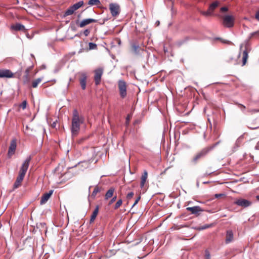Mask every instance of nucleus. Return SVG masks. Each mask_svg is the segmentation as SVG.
<instances>
[{"instance_id":"obj_1","label":"nucleus","mask_w":259,"mask_h":259,"mask_svg":"<svg viewBox=\"0 0 259 259\" xmlns=\"http://www.w3.org/2000/svg\"><path fill=\"white\" fill-rule=\"evenodd\" d=\"M84 117L80 115L76 109H74L72 112L71 131L73 136H76L80 131V125L84 122Z\"/></svg>"},{"instance_id":"obj_2","label":"nucleus","mask_w":259,"mask_h":259,"mask_svg":"<svg viewBox=\"0 0 259 259\" xmlns=\"http://www.w3.org/2000/svg\"><path fill=\"white\" fill-rule=\"evenodd\" d=\"M31 160V156H28L26 159L25 160V161L22 163L19 172V175L16 179V180L18 181H20L22 183V181L24 179V178L26 175V173L27 171V169L28 168L30 161Z\"/></svg>"},{"instance_id":"obj_3","label":"nucleus","mask_w":259,"mask_h":259,"mask_svg":"<svg viewBox=\"0 0 259 259\" xmlns=\"http://www.w3.org/2000/svg\"><path fill=\"white\" fill-rule=\"evenodd\" d=\"M219 142H217L214 145L210 146L209 147H205L202 149L200 151L198 152L196 155L193 157L192 159V161L196 163H197V161L199 160L201 158H203L205 157L207 154L211 150H212L214 147H215Z\"/></svg>"},{"instance_id":"obj_4","label":"nucleus","mask_w":259,"mask_h":259,"mask_svg":"<svg viewBox=\"0 0 259 259\" xmlns=\"http://www.w3.org/2000/svg\"><path fill=\"white\" fill-rule=\"evenodd\" d=\"M120 98H125L127 96V84L126 82L122 79L119 80L117 83Z\"/></svg>"},{"instance_id":"obj_5","label":"nucleus","mask_w":259,"mask_h":259,"mask_svg":"<svg viewBox=\"0 0 259 259\" xmlns=\"http://www.w3.org/2000/svg\"><path fill=\"white\" fill-rule=\"evenodd\" d=\"M235 18L230 15H226L222 17V24L227 28L233 27L234 25Z\"/></svg>"},{"instance_id":"obj_6","label":"nucleus","mask_w":259,"mask_h":259,"mask_svg":"<svg viewBox=\"0 0 259 259\" xmlns=\"http://www.w3.org/2000/svg\"><path fill=\"white\" fill-rule=\"evenodd\" d=\"M83 5V1H79L78 3L72 5L69 7L68 9H67L63 14V17H65L66 16L71 15L74 13V12L80 8Z\"/></svg>"},{"instance_id":"obj_7","label":"nucleus","mask_w":259,"mask_h":259,"mask_svg":"<svg viewBox=\"0 0 259 259\" xmlns=\"http://www.w3.org/2000/svg\"><path fill=\"white\" fill-rule=\"evenodd\" d=\"M219 4L220 3L219 2L215 1L209 5L208 9L206 11H200V13L201 15L205 17L212 16L213 14L214 11L218 7Z\"/></svg>"},{"instance_id":"obj_8","label":"nucleus","mask_w":259,"mask_h":259,"mask_svg":"<svg viewBox=\"0 0 259 259\" xmlns=\"http://www.w3.org/2000/svg\"><path fill=\"white\" fill-rule=\"evenodd\" d=\"M109 10L113 17H116L120 13V6L116 3H111L109 5Z\"/></svg>"},{"instance_id":"obj_9","label":"nucleus","mask_w":259,"mask_h":259,"mask_svg":"<svg viewBox=\"0 0 259 259\" xmlns=\"http://www.w3.org/2000/svg\"><path fill=\"white\" fill-rule=\"evenodd\" d=\"M94 80L96 85L101 82V77L103 73V69L101 68H98L94 71Z\"/></svg>"},{"instance_id":"obj_10","label":"nucleus","mask_w":259,"mask_h":259,"mask_svg":"<svg viewBox=\"0 0 259 259\" xmlns=\"http://www.w3.org/2000/svg\"><path fill=\"white\" fill-rule=\"evenodd\" d=\"M14 74L9 69H0V78H13Z\"/></svg>"},{"instance_id":"obj_11","label":"nucleus","mask_w":259,"mask_h":259,"mask_svg":"<svg viewBox=\"0 0 259 259\" xmlns=\"http://www.w3.org/2000/svg\"><path fill=\"white\" fill-rule=\"evenodd\" d=\"M17 147V140L14 139L11 141L10 145L9 148L8 155L9 157H11L15 152Z\"/></svg>"},{"instance_id":"obj_12","label":"nucleus","mask_w":259,"mask_h":259,"mask_svg":"<svg viewBox=\"0 0 259 259\" xmlns=\"http://www.w3.org/2000/svg\"><path fill=\"white\" fill-rule=\"evenodd\" d=\"M98 20L96 19H94L93 18H88L82 20L78 24V26L80 28H82L85 26L89 25L92 23H96L97 22Z\"/></svg>"},{"instance_id":"obj_13","label":"nucleus","mask_w":259,"mask_h":259,"mask_svg":"<svg viewBox=\"0 0 259 259\" xmlns=\"http://www.w3.org/2000/svg\"><path fill=\"white\" fill-rule=\"evenodd\" d=\"M235 204H237L238 206L246 207L250 206L251 204V202L244 199H239L237 200L235 202Z\"/></svg>"},{"instance_id":"obj_14","label":"nucleus","mask_w":259,"mask_h":259,"mask_svg":"<svg viewBox=\"0 0 259 259\" xmlns=\"http://www.w3.org/2000/svg\"><path fill=\"white\" fill-rule=\"evenodd\" d=\"M186 210L190 211L192 214L196 215H199V212L203 211V210L199 206L187 207Z\"/></svg>"},{"instance_id":"obj_15","label":"nucleus","mask_w":259,"mask_h":259,"mask_svg":"<svg viewBox=\"0 0 259 259\" xmlns=\"http://www.w3.org/2000/svg\"><path fill=\"white\" fill-rule=\"evenodd\" d=\"M87 76L85 73H82L80 74V77L79 78V83L81 85V89L84 90L86 88Z\"/></svg>"},{"instance_id":"obj_16","label":"nucleus","mask_w":259,"mask_h":259,"mask_svg":"<svg viewBox=\"0 0 259 259\" xmlns=\"http://www.w3.org/2000/svg\"><path fill=\"white\" fill-rule=\"evenodd\" d=\"M53 190H50L48 193H45L41 197L40 203L41 204L46 203L52 195Z\"/></svg>"},{"instance_id":"obj_17","label":"nucleus","mask_w":259,"mask_h":259,"mask_svg":"<svg viewBox=\"0 0 259 259\" xmlns=\"http://www.w3.org/2000/svg\"><path fill=\"white\" fill-rule=\"evenodd\" d=\"M32 69V67H28L25 71V75L23 77V81L24 84H27L30 81L29 72Z\"/></svg>"},{"instance_id":"obj_18","label":"nucleus","mask_w":259,"mask_h":259,"mask_svg":"<svg viewBox=\"0 0 259 259\" xmlns=\"http://www.w3.org/2000/svg\"><path fill=\"white\" fill-rule=\"evenodd\" d=\"M11 29L15 31H24L25 30V26L20 23L11 25Z\"/></svg>"},{"instance_id":"obj_19","label":"nucleus","mask_w":259,"mask_h":259,"mask_svg":"<svg viewBox=\"0 0 259 259\" xmlns=\"http://www.w3.org/2000/svg\"><path fill=\"white\" fill-rule=\"evenodd\" d=\"M115 189L114 187H111L106 193L105 195V199L106 200L109 199L113 196Z\"/></svg>"},{"instance_id":"obj_20","label":"nucleus","mask_w":259,"mask_h":259,"mask_svg":"<svg viewBox=\"0 0 259 259\" xmlns=\"http://www.w3.org/2000/svg\"><path fill=\"white\" fill-rule=\"evenodd\" d=\"M233 233L232 230H228L226 233V243H229L233 240Z\"/></svg>"},{"instance_id":"obj_21","label":"nucleus","mask_w":259,"mask_h":259,"mask_svg":"<svg viewBox=\"0 0 259 259\" xmlns=\"http://www.w3.org/2000/svg\"><path fill=\"white\" fill-rule=\"evenodd\" d=\"M98 212H99V206L97 205V206H96L95 210L93 212L92 214L91 217L90 223H92L95 221L96 218L97 217V215H98Z\"/></svg>"},{"instance_id":"obj_22","label":"nucleus","mask_w":259,"mask_h":259,"mask_svg":"<svg viewBox=\"0 0 259 259\" xmlns=\"http://www.w3.org/2000/svg\"><path fill=\"white\" fill-rule=\"evenodd\" d=\"M147 177H148V172L146 170H145L144 171L143 174L142 175V176L141 177V184H140L141 187H143L144 186L145 183L147 179Z\"/></svg>"},{"instance_id":"obj_23","label":"nucleus","mask_w":259,"mask_h":259,"mask_svg":"<svg viewBox=\"0 0 259 259\" xmlns=\"http://www.w3.org/2000/svg\"><path fill=\"white\" fill-rule=\"evenodd\" d=\"M242 56V66H244V65H245L247 61V59L248 57V52L246 50H244L243 52Z\"/></svg>"},{"instance_id":"obj_24","label":"nucleus","mask_w":259,"mask_h":259,"mask_svg":"<svg viewBox=\"0 0 259 259\" xmlns=\"http://www.w3.org/2000/svg\"><path fill=\"white\" fill-rule=\"evenodd\" d=\"M101 189H102L101 187H99V186H96L95 187L94 190L92 192L91 197H92L93 198H95L97 194L98 193L100 192L101 191Z\"/></svg>"},{"instance_id":"obj_25","label":"nucleus","mask_w":259,"mask_h":259,"mask_svg":"<svg viewBox=\"0 0 259 259\" xmlns=\"http://www.w3.org/2000/svg\"><path fill=\"white\" fill-rule=\"evenodd\" d=\"M88 4L90 6H99L101 4L100 0H89Z\"/></svg>"},{"instance_id":"obj_26","label":"nucleus","mask_w":259,"mask_h":259,"mask_svg":"<svg viewBox=\"0 0 259 259\" xmlns=\"http://www.w3.org/2000/svg\"><path fill=\"white\" fill-rule=\"evenodd\" d=\"M41 78H38L36 79L33 80L32 82V87L33 88H36L37 87L38 84L41 81Z\"/></svg>"},{"instance_id":"obj_27","label":"nucleus","mask_w":259,"mask_h":259,"mask_svg":"<svg viewBox=\"0 0 259 259\" xmlns=\"http://www.w3.org/2000/svg\"><path fill=\"white\" fill-rule=\"evenodd\" d=\"M132 48L133 51L136 54H138L139 53V51L140 50V47H139V46L138 45H137L136 44H133L132 45Z\"/></svg>"},{"instance_id":"obj_28","label":"nucleus","mask_w":259,"mask_h":259,"mask_svg":"<svg viewBox=\"0 0 259 259\" xmlns=\"http://www.w3.org/2000/svg\"><path fill=\"white\" fill-rule=\"evenodd\" d=\"M122 204V200L121 199H120L119 200H118V201L116 202V203H115L114 206V209H118Z\"/></svg>"},{"instance_id":"obj_29","label":"nucleus","mask_w":259,"mask_h":259,"mask_svg":"<svg viewBox=\"0 0 259 259\" xmlns=\"http://www.w3.org/2000/svg\"><path fill=\"white\" fill-rule=\"evenodd\" d=\"M89 46L90 50H95L97 48V45L93 42H89Z\"/></svg>"},{"instance_id":"obj_30","label":"nucleus","mask_w":259,"mask_h":259,"mask_svg":"<svg viewBox=\"0 0 259 259\" xmlns=\"http://www.w3.org/2000/svg\"><path fill=\"white\" fill-rule=\"evenodd\" d=\"M228 63H233L234 64H236V61L233 59V57H229L227 61H226Z\"/></svg>"},{"instance_id":"obj_31","label":"nucleus","mask_w":259,"mask_h":259,"mask_svg":"<svg viewBox=\"0 0 259 259\" xmlns=\"http://www.w3.org/2000/svg\"><path fill=\"white\" fill-rule=\"evenodd\" d=\"M21 182L16 180V181L14 184V188H15V189L18 188L19 186H21Z\"/></svg>"},{"instance_id":"obj_32","label":"nucleus","mask_w":259,"mask_h":259,"mask_svg":"<svg viewBox=\"0 0 259 259\" xmlns=\"http://www.w3.org/2000/svg\"><path fill=\"white\" fill-rule=\"evenodd\" d=\"M112 197V199L109 202L108 205H111L115 201L117 198L116 195L113 196Z\"/></svg>"},{"instance_id":"obj_33","label":"nucleus","mask_w":259,"mask_h":259,"mask_svg":"<svg viewBox=\"0 0 259 259\" xmlns=\"http://www.w3.org/2000/svg\"><path fill=\"white\" fill-rule=\"evenodd\" d=\"M27 101H23V102L22 103V104L20 105V107L21 108H22V109L23 110H24L25 109H26V105H27Z\"/></svg>"},{"instance_id":"obj_34","label":"nucleus","mask_w":259,"mask_h":259,"mask_svg":"<svg viewBox=\"0 0 259 259\" xmlns=\"http://www.w3.org/2000/svg\"><path fill=\"white\" fill-rule=\"evenodd\" d=\"M134 195V192H131L130 193H128L127 195H126V198L127 199H128V200H130L131 199H132Z\"/></svg>"},{"instance_id":"obj_35","label":"nucleus","mask_w":259,"mask_h":259,"mask_svg":"<svg viewBox=\"0 0 259 259\" xmlns=\"http://www.w3.org/2000/svg\"><path fill=\"white\" fill-rule=\"evenodd\" d=\"M254 36H259V30L250 33V38H251Z\"/></svg>"},{"instance_id":"obj_36","label":"nucleus","mask_w":259,"mask_h":259,"mask_svg":"<svg viewBox=\"0 0 259 259\" xmlns=\"http://www.w3.org/2000/svg\"><path fill=\"white\" fill-rule=\"evenodd\" d=\"M211 226H212V225H211V224H210V225H204V226H201V227L199 228V229H200V230H204V229H207V228H209V227H211Z\"/></svg>"},{"instance_id":"obj_37","label":"nucleus","mask_w":259,"mask_h":259,"mask_svg":"<svg viewBox=\"0 0 259 259\" xmlns=\"http://www.w3.org/2000/svg\"><path fill=\"white\" fill-rule=\"evenodd\" d=\"M90 33V30H89L88 29H87L83 31V34L85 36H88L89 35Z\"/></svg>"},{"instance_id":"obj_38","label":"nucleus","mask_w":259,"mask_h":259,"mask_svg":"<svg viewBox=\"0 0 259 259\" xmlns=\"http://www.w3.org/2000/svg\"><path fill=\"white\" fill-rule=\"evenodd\" d=\"M205 259H210V255L208 251H205Z\"/></svg>"},{"instance_id":"obj_39","label":"nucleus","mask_w":259,"mask_h":259,"mask_svg":"<svg viewBox=\"0 0 259 259\" xmlns=\"http://www.w3.org/2000/svg\"><path fill=\"white\" fill-rule=\"evenodd\" d=\"M221 11L222 12H227L228 10V9L226 7H223L221 8Z\"/></svg>"},{"instance_id":"obj_40","label":"nucleus","mask_w":259,"mask_h":259,"mask_svg":"<svg viewBox=\"0 0 259 259\" xmlns=\"http://www.w3.org/2000/svg\"><path fill=\"white\" fill-rule=\"evenodd\" d=\"M255 18L257 21H259V10L256 12Z\"/></svg>"},{"instance_id":"obj_41","label":"nucleus","mask_w":259,"mask_h":259,"mask_svg":"<svg viewBox=\"0 0 259 259\" xmlns=\"http://www.w3.org/2000/svg\"><path fill=\"white\" fill-rule=\"evenodd\" d=\"M225 195L224 194H216L214 195L215 198H219L223 196H224Z\"/></svg>"},{"instance_id":"obj_42","label":"nucleus","mask_w":259,"mask_h":259,"mask_svg":"<svg viewBox=\"0 0 259 259\" xmlns=\"http://www.w3.org/2000/svg\"><path fill=\"white\" fill-rule=\"evenodd\" d=\"M86 139V138H82L79 139L78 141V143L79 144H81Z\"/></svg>"},{"instance_id":"obj_43","label":"nucleus","mask_w":259,"mask_h":259,"mask_svg":"<svg viewBox=\"0 0 259 259\" xmlns=\"http://www.w3.org/2000/svg\"><path fill=\"white\" fill-rule=\"evenodd\" d=\"M189 39H190V38H189V37H185V38L184 40L183 41H182L180 42V44L181 45H182L183 43H184V42H185V41H187V40H189Z\"/></svg>"},{"instance_id":"obj_44","label":"nucleus","mask_w":259,"mask_h":259,"mask_svg":"<svg viewBox=\"0 0 259 259\" xmlns=\"http://www.w3.org/2000/svg\"><path fill=\"white\" fill-rule=\"evenodd\" d=\"M57 124V121H54L53 122V123L51 124V126L53 128H55Z\"/></svg>"},{"instance_id":"obj_45","label":"nucleus","mask_w":259,"mask_h":259,"mask_svg":"<svg viewBox=\"0 0 259 259\" xmlns=\"http://www.w3.org/2000/svg\"><path fill=\"white\" fill-rule=\"evenodd\" d=\"M116 41L117 42V43L118 44V45H120V44H121V40H120V39L119 38H117V39H116Z\"/></svg>"},{"instance_id":"obj_46","label":"nucleus","mask_w":259,"mask_h":259,"mask_svg":"<svg viewBox=\"0 0 259 259\" xmlns=\"http://www.w3.org/2000/svg\"><path fill=\"white\" fill-rule=\"evenodd\" d=\"M255 149L259 150V142L257 143V144L255 146Z\"/></svg>"},{"instance_id":"obj_47","label":"nucleus","mask_w":259,"mask_h":259,"mask_svg":"<svg viewBox=\"0 0 259 259\" xmlns=\"http://www.w3.org/2000/svg\"><path fill=\"white\" fill-rule=\"evenodd\" d=\"M240 107L241 109L242 108L243 109H245V106H244V105L241 104V105H240Z\"/></svg>"},{"instance_id":"obj_48","label":"nucleus","mask_w":259,"mask_h":259,"mask_svg":"<svg viewBox=\"0 0 259 259\" xmlns=\"http://www.w3.org/2000/svg\"><path fill=\"white\" fill-rule=\"evenodd\" d=\"M138 203V202H137L136 200H135L134 204L132 205V207H133L135 205H136L137 203Z\"/></svg>"},{"instance_id":"obj_49","label":"nucleus","mask_w":259,"mask_h":259,"mask_svg":"<svg viewBox=\"0 0 259 259\" xmlns=\"http://www.w3.org/2000/svg\"><path fill=\"white\" fill-rule=\"evenodd\" d=\"M140 198H141V197H140V196H139V197L136 199V200L137 202H139V201L140 200Z\"/></svg>"},{"instance_id":"obj_50","label":"nucleus","mask_w":259,"mask_h":259,"mask_svg":"<svg viewBox=\"0 0 259 259\" xmlns=\"http://www.w3.org/2000/svg\"><path fill=\"white\" fill-rule=\"evenodd\" d=\"M140 198H141V197H140V196H139V197L136 199V200L137 202H139V201L140 200Z\"/></svg>"},{"instance_id":"obj_51","label":"nucleus","mask_w":259,"mask_h":259,"mask_svg":"<svg viewBox=\"0 0 259 259\" xmlns=\"http://www.w3.org/2000/svg\"><path fill=\"white\" fill-rule=\"evenodd\" d=\"M256 199H257L258 201H259V195H257V196H256Z\"/></svg>"},{"instance_id":"obj_52","label":"nucleus","mask_w":259,"mask_h":259,"mask_svg":"<svg viewBox=\"0 0 259 259\" xmlns=\"http://www.w3.org/2000/svg\"><path fill=\"white\" fill-rule=\"evenodd\" d=\"M156 23L157 24V25H158L159 24V21H157Z\"/></svg>"}]
</instances>
